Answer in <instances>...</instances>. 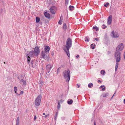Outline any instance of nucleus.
<instances>
[{
    "mask_svg": "<svg viewBox=\"0 0 125 125\" xmlns=\"http://www.w3.org/2000/svg\"><path fill=\"white\" fill-rule=\"evenodd\" d=\"M49 116V114H48L47 115H45V116L44 117L45 118H46L47 117V116Z\"/></svg>",
    "mask_w": 125,
    "mask_h": 125,
    "instance_id": "a18cd8bd",
    "label": "nucleus"
},
{
    "mask_svg": "<svg viewBox=\"0 0 125 125\" xmlns=\"http://www.w3.org/2000/svg\"><path fill=\"white\" fill-rule=\"evenodd\" d=\"M84 40L86 42H88L89 41V38L88 37H85Z\"/></svg>",
    "mask_w": 125,
    "mask_h": 125,
    "instance_id": "f3484780",
    "label": "nucleus"
},
{
    "mask_svg": "<svg viewBox=\"0 0 125 125\" xmlns=\"http://www.w3.org/2000/svg\"><path fill=\"white\" fill-rule=\"evenodd\" d=\"M77 85L78 86V87H77V88H79L80 87V85H79L78 84H77Z\"/></svg>",
    "mask_w": 125,
    "mask_h": 125,
    "instance_id": "49530a36",
    "label": "nucleus"
},
{
    "mask_svg": "<svg viewBox=\"0 0 125 125\" xmlns=\"http://www.w3.org/2000/svg\"><path fill=\"white\" fill-rule=\"evenodd\" d=\"M74 8V7L73 6H70L69 7V10L71 11H72L73 10Z\"/></svg>",
    "mask_w": 125,
    "mask_h": 125,
    "instance_id": "4468645a",
    "label": "nucleus"
},
{
    "mask_svg": "<svg viewBox=\"0 0 125 125\" xmlns=\"http://www.w3.org/2000/svg\"><path fill=\"white\" fill-rule=\"evenodd\" d=\"M23 91H22L20 92V94H19V95H20V94H23Z\"/></svg>",
    "mask_w": 125,
    "mask_h": 125,
    "instance_id": "58836bf2",
    "label": "nucleus"
},
{
    "mask_svg": "<svg viewBox=\"0 0 125 125\" xmlns=\"http://www.w3.org/2000/svg\"><path fill=\"white\" fill-rule=\"evenodd\" d=\"M44 15L48 19H49L50 17V14L47 12L44 13Z\"/></svg>",
    "mask_w": 125,
    "mask_h": 125,
    "instance_id": "f8f14e48",
    "label": "nucleus"
},
{
    "mask_svg": "<svg viewBox=\"0 0 125 125\" xmlns=\"http://www.w3.org/2000/svg\"><path fill=\"white\" fill-rule=\"evenodd\" d=\"M31 64L32 65V67L33 68H34L36 66V63L34 62L33 60H32L31 62Z\"/></svg>",
    "mask_w": 125,
    "mask_h": 125,
    "instance_id": "9b49d317",
    "label": "nucleus"
},
{
    "mask_svg": "<svg viewBox=\"0 0 125 125\" xmlns=\"http://www.w3.org/2000/svg\"><path fill=\"white\" fill-rule=\"evenodd\" d=\"M52 67L53 65L50 63L46 65V69L48 73H49L50 72Z\"/></svg>",
    "mask_w": 125,
    "mask_h": 125,
    "instance_id": "1a4fd4ad",
    "label": "nucleus"
},
{
    "mask_svg": "<svg viewBox=\"0 0 125 125\" xmlns=\"http://www.w3.org/2000/svg\"><path fill=\"white\" fill-rule=\"evenodd\" d=\"M108 95V94L107 93H105L102 94V96L103 97H104L107 96Z\"/></svg>",
    "mask_w": 125,
    "mask_h": 125,
    "instance_id": "6ab92c4d",
    "label": "nucleus"
},
{
    "mask_svg": "<svg viewBox=\"0 0 125 125\" xmlns=\"http://www.w3.org/2000/svg\"><path fill=\"white\" fill-rule=\"evenodd\" d=\"M4 63H5V62H4Z\"/></svg>",
    "mask_w": 125,
    "mask_h": 125,
    "instance_id": "052dcab7",
    "label": "nucleus"
},
{
    "mask_svg": "<svg viewBox=\"0 0 125 125\" xmlns=\"http://www.w3.org/2000/svg\"><path fill=\"white\" fill-rule=\"evenodd\" d=\"M58 111H57L56 112L55 115L54 119L55 120L57 119V116L58 115Z\"/></svg>",
    "mask_w": 125,
    "mask_h": 125,
    "instance_id": "5701e85b",
    "label": "nucleus"
},
{
    "mask_svg": "<svg viewBox=\"0 0 125 125\" xmlns=\"http://www.w3.org/2000/svg\"><path fill=\"white\" fill-rule=\"evenodd\" d=\"M54 54V52L52 51L51 53V55L52 56H53Z\"/></svg>",
    "mask_w": 125,
    "mask_h": 125,
    "instance_id": "ea45409f",
    "label": "nucleus"
},
{
    "mask_svg": "<svg viewBox=\"0 0 125 125\" xmlns=\"http://www.w3.org/2000/svg\"><path fill=\"white\" fill-rule=\"evenodd\" d=\"M45 115V113H43V115Z\"/></svg>",
    "mask_w": 125,
    "mask_h": 125,
    "instance_id": "4d7b16f0",
    "label": "nucleus"
},
{
    "mask_svg": "<svg viewBox=\"0 0 125 125\" xmlns=\"http://www.w3.org/2000/svg\"><path fill=\"white\" fill-rule=\"evenodd\" d=\"M115 55L116 62H120L121 60V54L120 52H115Z\"/></svg>",
    "mask_w": 125,
    "mask_h": 125,
    "instance_id": "423d86ee",
    "label": "nucleus"
},
{
    "mask_svg": "<svg viewBox=\"0 0 125 125\" xmlns=\"http://www.w3.org/2000/svg\"><path fill=\"white\" fill-rule=\"evenodd\" d=\"M103 27H102V28L103 29H104L107 27V26H105L104 24H103Z\"/></svg>",
    "mask_w": 125,
    "mask_h": 125,
    "instance_id": "c9c22d12",
    "label": "nucleus"
},
{
    "mask_svg": "<svg viewBox=\"0 0 125 125\" xmlns=\"http://www.w3.org/2000/svg\"><path fill=\"white\" fill-rule=\"evenodd\" d=\"M0 35L1 36V38H2V33L1 32V34H0Z\"/></svg>",
    "mask_w": 125,
    "mask_h": 125,
    "instance_id": "3c124183",
    "label": "nucleus"
},
{
    "mask_svg": "<svg viewBox=\"0 0 125 125\" xmlns=\"http://www.w3.org/2000/svg\"><path fill=\"white\" fill-rule=\"evenodd\" d=\"M20 82H22L23 85H26V81L23 79H21L20 81Z\"/></svg>",
    "mask_w": 125,
    "mask_h": 125,
    "instance_id": "412c9836",
    "label": "nucleus"
},
{
    "mask_svg": "<svg viewBox=\"0 0 125 125\" xmlns=\"http://www.w3.org/2000/svg\"><path fill=\"white\" fill-rule=\"evenodd\" d=\"M36 118H37V117H36V115H35L34 116V121L36 120Z\"/></svg>",
    "mask_w": 125,
    "mask_h": 125,
    "instance_id": "79ce46f5",
    "label": "nucleus"
},
{
    "mask_svg": "<svg viewBox=\"0 0 125 125\" xmlns=\"http://www.w3.org/2000/svg\"><path fill=\"white\" fill-rule=\"evenodd\" d=\"M124 103L125 104V98L124 99Z\"/></svg>",
    "mask_w": 125,
    "mask_h": 125,
    "instance_id": "864d4df0",
    "label": "nucleus"
},
{
    "mask_svg": "<svg viewBox=\"0 0 125 125\" xmlns=\"http://www.w3.org/2000/svg\"><path fill=\"white\" fill-rule=\"evenodd\" d=\"M42 98V95L41 94L39 95L37 97L35 101V105L38 106L40 104Z\"/></svg>",
    "mask_w": 125,
    "mask_h": 125,
    "instance_id": "39448f33",
    "label": "nucleus"
},
{
    "mask_svg": "<svg viewBox=\"0 0 125 125\" xmlns=\"http://www.w3.org/2000/svg\"><path fill=\"white\" fill-rule=\"evenodd\" d=\"M59 68H58L57 69V74L58 73H59Z\"/></svg>",
    "mask_w": 125,
    "mask_h": 125,
    "instance_id": "a19ab883",
    "label": "nucleus"
},
{
    "mask_svg": "<svg viewBox=\"0 0 125 125\" xmlns=\"http://www.w3.org/2000/svg\"><path fill=\"white\" fill-rule=\"evenodd\" d=\"M42 84H41V85L40 86H41L42 87Z\"/></svg>",
    "mask_w": 125,
    "mask_h": 125,
    "instance_id": "13d9d810",
    "label": "nucleus"
},
{
    "mask_svg": "<svg viewBox=\"0 0 125 125\" xmlns=\"http://www.w3.org/2000/svg\"><path fill=\"white\" fill-rule=\"evenodd\" d=\"M112 20V16L111 15H110L108 19L107 24L108 25H110L111 24Z\"/></svg>",
    "mask_w": 125,
    "mask_h": 125,
    "instance_id": "9d476101",
    "label": "nucleus"
},
{
    "mask_svg": "<svg viewBox=\"0 0 125 125\" xmlns=\"http://www.w3.org/2000/svg\"><path fill=\"white\" fill-rule=\"evenodd\" d=\"M40 23H41V24H42V22H40Z\"/></svg>",
    "mask_w": 125,
    "mask_h": 125,
    "instance_id": "680f3d73",
    "label": "nucleus"
},
{
    "mask_svg": "<svg viewBox=\"0 0 125 125\" xmlns=\"http://www.w3.org/2000/svg\"><path fill=\"white\" fill-rule=\"evenodd\" d=\"M93 29L94 31L95 30L96 31H97L99 30L98 28L96 26L93 27Z\"/></svg>",
    "mask_w": 125,
    "mask_h": 125,
    "instance_id": "aec40b11",
    "label": "nucleus"
},
{
    "mask_svg": "<svg viewBox=\"0 0 125 125\" xmlns=\"http://www.w3.org/2000/svg\"><path fill=\"white\" fill-rule=\"evenodd\" d=\"M116 92H115L114 94V95H113L112 97V98L113 97V96L115 94Z\"/></svg>",
    "mask_w": 125,
    "mask_h": 125,
    "instance_id": "6e6d98bb",
    "label": "nucleus"
},
{
    "mask_svg": "<svg viewBox=\"0 0 125 125\" xmlns=\"http://www.w3.org/2000/svg\"><path fill=\"white\" fill-rule=\"evenodd\" d=\"M111 35L112 37L114 38H117L119 36V34L115 31H112L111 33Z\"/></svg>",
    "mask_w": 125,
    "mask_h": 125,
    "instance_id": "6e6552de",
    "label": "nucleus"
},
{
    "mask_svg": "<svg viewBox=\"0 0 125 125\" xmlns=\"http://www.w3.org/2000/svg\"><path fill=\"white\" fill-rule=\"evenodd\" d=\"M63 19V17H62V15H61V17H60V20L62 21Z\"/></svg>",
    "mask_w": 125,
    "mask_h": 125,
    "instance_id": "4c0bfd02",
    "label": "nucleus"
},
{
    "mask_svg": "<svg viewBox=\"0 0 125 125\" xmlns=\"http://www.w3.org/2000/svg\"><path fill=\"white\" fill-rule=\"evenodd\" d=\"M112 2H111V6H112Z\"/></svg>",
    "mask_w": 125,
    "mask_h": 125,
    "instance_id": "5fc2aeb1",
    "label": "nucleus"
},
{
    "mask_svg": "<svg viewBox=\"0 0 125 125\" xmlns=\"http://www.w3.org/2000/svg\"><path fill=\"white\" fill-rule=\"evenodd\" d=\"M50 49V48L49 46H45L44 51H42L41 53V55L42 57V58L45 60H47L48 61H49L50 60H51L49 55L46 54L47 53L49 52Z\"/></svg>",
    "mask_w": 125,
    "mask_h": 125,
    "instance_id": "f257e3e1",
    "label": "nucleus"
},
{
    "mask_svg": "<svg viewBox=\"0 0 125 125\" xmlns=\"http://www.w3.org/2000/svg\"><path fill=\"white\" fill-rule=\"evenodd\" d=\"M62 21L60 20L58 22V24H62Z\"/></svg>",
    "mask_w": 125,
    "mask_h": 125,
    "instance_id": "e433bc0d",
    "label": "nucleus"
},
{
    "mask_svg": "<svg viewBox=\"0 0 125 125\" xmlns=\"http://www.w3.org/2000/svg\"><path fill=\"white\" fill-rule=\"evenodd\" d=\"M94 125H96V123L95 121L94 122Z\"/></svg>",
    "mask_w": 125,
    "mask_h": 125,
    "instance_id": "603ef678",
    "label": "nucleus"
},
{
    "mask_svg": "<svg viewBox=\"0 0 125 125\" xmlns=\"http://www.w3.org/2000/svg\"><path fill=\"white\" fill-rule=\"evenodd\" d=\"M73 101L72 99H69L67 101V103L69 104H71L73 103Z\"/></svg>",
    "mask_w": 125,
    "mask_h": 125,
    "instance_id": "2eb2a0df",
    "label": "nucleus"
},
{
    "mask_svg": "<svg viewBox=\"0 0 125 125\" xmlns=\"http://www.w3.org/2000/svg\"><path fill=\"white\" fill-rule=\"evenodd\" d=\"M19 120L20 118L19 117H17L16 119V124L19 125Z\"/></svg>",
    "mask_w": 125,
    "mask_h": 125,
    "instance_id": "393cba45",
    "label": "nucleus"
},
{
    "mask_svg": "<svg viewBox=\"0 0 125 125\" xmlns=\"http://www.w3.org/2000/svg\"><path fill=\"white\" fill-rule=\"evenodd\" d=\"M63 76L67 82H69L70 77V72L69 69L64 71L63 73Z\"/></svg>",
    "mask_w": 125,
    "mask_h": 125,
    "instance_id": "20e7f679",
    "label": "nucleus"
},
{
    "mask_svg": "<svg viewBox=\"0 0 125 125\" xmlns=\"http://www.w3.org/2000/svg\"><path fill=\"white\" fill-rule=\"evenodd\" d=\"M124 59H125V52H124Z\"/></svg>",
    "mask_w": 125,
    "mask_h": 125,
    "instance_id": "de8ad7c7",
    "label": "nucleus"
},
{
    "mask_svg": "<svg viewBox=\"0 0 125 125\" xmlns=\"http://www.w3.org/2000/svg\"><path fill=\"white\" fill-rule=\"evenodd\" d=\"M16 125H19V124H16Z\"/></svg>",
    "mask_w": 125,
    "mask_h": 125,
    "instance_id": "bf43d9fd",
    "label": "nucleus"
},
{
    "mask_svg": "<svg viewBox=\"0 0 125 125\" xmlns=\"http://www.w3.org/2000/svg\"><path fill=\"white\" fill-rule=\"evenodd\" d=\"M40 18L38 17H36V23L39 22L40 21Z\"/></svg>",
    "mask_w": 125,
    "mask_h": 125,
    "instance_id": "4be33fe9",
    "label": "nucleus"
},
{
    "mask_svg": "<svg viewBox=\"0 0 125 125\" xmlns=\"http://www.w3.org/2000/svg\"><path fill=\"white\" fill-rule=\"evenodd\" d=\"M43 82L42 81V80L41 79L39 80V82H38V83L39 84H42V83H43Z\"/></svg>",
    "mask_w": 125,
    "mask_h": 125,
    "instance_id": "473e14b6",
    "label": "nucleus"
},
{
    "mask_svg": "<svg viewBox=\"0 0 125 125\" xmlns=\"http://www.w3.org/2000/svg\"><path fill=\"white\" fill-rule=\"evenodd\" d=\"M109 4V3L108 2H107L106 4H104V6L105 7L107 8L108 7V5Z\"/></svg>",
    "mask_w": 125,
    "mask_h": 125,
    "instance_id": "7c9ffc66",
    "label": "nucleus"
},
{
    "mask_svg": "<svg viewBox=\"0 0 125 125\" xmlns=\"http://www.w3.org/2000/svg\"><path fill=\"white\" fill-rule=\"evenodd\" d=\"M17 87L15 86L14 87V91L15 93L17 95H19V94H18L17 93Z\"/></svg>",
    "mask_w": 125,
    "mask_h": 125,
    "instance_id": "ddd939ff",
    "label": "nucleus"
},
{
    "mask_svg": "<svg viewBox=\"0 0 125 125\" xmlns=\"http://www.w3.org/2000/svg\"><path fill=\"white\" fill-rule=\"evenodd\" d=\"M65 4L66 6L67 5H68L69 2V0H65Z\"/></svg>",
    "mask_w": 125,
    "mask_h": 125,
    "instance_id": "2f4dec72",
    "label": "nucleus"
},
{
    "mask_svg": "<svg viewBox=\"0 0 125 125\" xmlns=\"http://www.w3.org/2000/svg\"><path fill=\"white\" fill-rule=\"evenodd\" d=\"M124 48V45L122 43H121L116 48V51L119 52L122 50Z\"/></svg>",
    "mask_w": 125,
    "mask_h": 125,
    "instance_id": "0eeeda50",
    "label": "nucleus"
},
{
    "mask_svg": "<svg viewBox=\"0 0 125 125\" xmlns=\"http://www.w3.org/2000/svg\"><path fill=\"white\" fill-rule=\"evenodd\" d=\"M61 119H62V120H63L65 119V117H61Z\"/></svg>",
    "mask_w": 125,
    "mask_h": 125,
    "instance_id": "37998d69",
    "label": "nucleus"
},
{
    "mask_svg": "<svg viewBox=\"0 0 125 125\" xmlns=\"http://www.w3.org/2000/svg\"><path fill=\"white\" fill-rule=\"evenodd\" d=\"M100 87L101 88H102V91H104L105 90V87L104 86V85H103V86H100Z\"/></svg>",
    "mask_w": 125,
    "mask_h": 125,
    "instance_id": "c85d7f7f",
    "label": "nucleus"
},
{
    "mask_svg": "<svg viewBox=\"0 0 125 125\" xmlns=\"http://www.w3.org/2000/svg\"><path fill=\"white\" fill-rule=\"evenodd\" d=\"M55 6H52L50 8V9L54 10V9H55Z\"/></svg>",
    "mask_w": 125,
    "mask_h": 125,
    "instance_id": "f704fd0d",
    "label": "nucleus"
},
{
    "mask_svg": "<svg viewBox=\"0 0 125 125\" xmlns=\"http://www.w3.org/2000/svg\"><path fill=\"white\" fill-rule=\"evenodd\" d=\"M101 73L102 74H103V75H104L105 74V71L104 70H101Z\"/></svg>",
    "mask_w": 125,
    "mask_h": 125,
    "instance_id": "cd10ccee",
    "label": "nucleus"
},
{
    "mask_svg": "<svg viewBox=\"0 0 125 125\" xmlns=\"http://www.w3.org/2000/svg\"><path fill=\"white\" fill-rule=\"evenodd\" d=\"M94 39L95 40H96L97 41H98L99 40L97 38H95Z\"/></svg>",
    "mask_w": 125,
    "mask_h": 125,
    "instance_id": "c03bdc74",
    "label": "nucleus"
},
{
    "mask_svg": "<svg viewBox=\"0 0 125 125\" xmlns=\"http://www.w3.org/2000/svg\"><path fill=\"white\" fill-rule=\"evenodd\" d=\"M98 82H100V83H101L102 82L100 80H99L98 81Z\"/></svg>",
    "mask_w": 125,
    "mask_h": 125,
    "instance_id": "8fccbe9b",
    "label": "nucleus"
},
{
    "mask_svg": "<svg viewBox=\"0 0 125 125\" xmlns=\"http://www.w3.org/2000/svg\"><path fill=\"white\" fill-rule=\"evenodd\" d=\"M93 86V84L92 83H90L88 85V87L89 88H92Z\"/></svg>",
    "mask_w": 125,
    "mask_h": 125,
    "instance_id": "b1692460",
    "label": "nucleus"
},
{
    "mask_svg": "<svg viewBox=\"0 0 125 125\" xmlns=\"http://www.w3.org/2000/svg\"><path fill=\"white\" fill-rule=\"evenodd\" d=\"M72 39L70 38H68L66 40L65 46L67 51H66L65 49H63L64 51L66 52L69 57L70 55L69 50L72 46Z\"/></svg>",
    "mask_w": 125,
    "mask_h": 125,
    "instance_id": "7ed1b4c3",
    "label": "nucleus"
},
{
    "mask_svg": "<svg viewBox=\"0 0 125 125\" xmlns=\"http://www.w3.org/2000/svg\"><path fill=\"white\" fill-rule=\"evenodd\" d=\"M95 46L96 45L95 44H92L90 45V47L91 48L94 49V46Z\"/></svg>",
    "mask_w": 125,
    "mask_h": 125,
    "instance_id": "a211bd4d",
    "label": "nucleus"
},
{
    "mask_svg": "<svg viewBox=\"0 0 125 125\" xmlns=\"http://www.w3.org/2000/svg\"><path fill=\"white\" fill-rule=\"evenodd\" d=\"M29 52V54H27L26 56L30 55L31 57H34V56L37 57L40 53V49L39 47L36 46L34 49V51L32 50Z\"/></svg>",
    "mask_w": 125,
    "mask_h": 125,
    "instance_id": "f03ea898",
    "label": "nucleus"
},
{
    "mask_svg": "<svg viewBox=\"0 0 125 125\" xmlns=\"http://www.w3.org/2000/svg\"><path fill=\"white\" fill-rule=\"evenodd\" d=\"M50 10L51 12L53 14H54L55 13L54 10H52L51 9H50Z\"/></svg>",
    "mask_w": 125,
    "mask_h": 125,
    "instance_id": "c756f323",
    "label": "nucleus"
},
{
    "mask_svg": "<svg viewBox=\"0 0 125 125\" xmlns=\"http://www.w3.org/2000/svg\"><path fill=\"white\" fill-rule=\"evenodd\" d=\"M118 62H117L116 63L115 67V71H116L117 70V68L118 65Z\"/></svg>",
    "mask_w": 125,
    "mask_h": 125,
    "instance_id": "bb28decb",
    "label": "nucleus"
},
{
    "mask_svg": "<svg viewBox=\"0 0 125 125\" xmlns=\"http://www.w3.org/2000/svg\"><path fill=\"white\" fill-rule=\"evenodd\" d=\"M79 55H77L76 56V58H78L79 57Z\"/></svg>",
    "mask_w": 125,
    "mask_h": 125,
    "instance_id": "09e8293b",
    "label": "nucleus"
},
{
    "mask_svg": "<svg viewBox=\"0 0 125 125\" xmlns=\"http://www.w3.org/2000/svg\"><path fill=\"white\" fill-rule=\"evenodd\" d=\"M63 29L64 30H66L67 29V26L66 24L65 23H63Z\"/></svg>",
    "mask_w": 125,
    "mask_h": 125,
    "instance_id": "a878e982",
    "label": "nucleus"
},
{
    "mask_svg": "<svg viewBox=\"0 0 125 125\" xmlns=\"http://www.w3.org/2000/svg\"><path fill=\"white\" fill-rule=\"evenodd\" d=\"M29 56V55H28V56H27V63L28 64H29L31 60V58Z\"/></svg>",
    "mask_w": 125,
    "mask_h": 125,
    "instance_id": "dca6fc26",
    "label": "nucleus"
},
{
    "mask_svg": "<svg viewBox=\"0 0 125 125\" xmlns=\"http://www.w3.org/2000/svg\"><path fill=\"white\" fill-rule=\"evenodd\" d=\"M60 103H59V102L58 104V105H57V109H59L60 108Z\"/></svg>",
    "mask_w": 125,
    "mask_h": 125,
    "instance_id": "72a5a7b5",
    "label": "nucleus"
}]
</instances>
